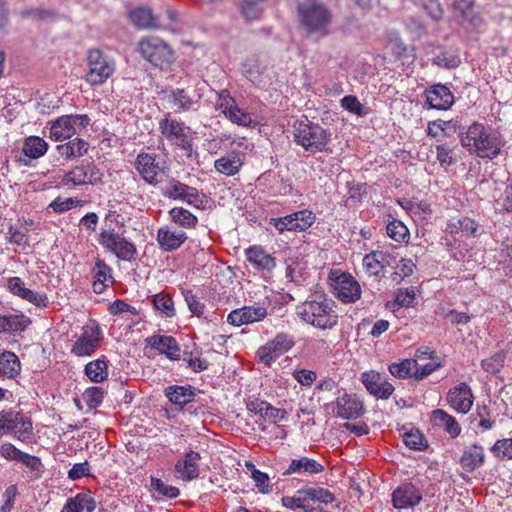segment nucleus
I'll list each match as a JSON object with an SVG mask.
<instances>
[{"label":"nucleus","mask_w":512,"mask_h":512,"mask_svg":"<svg viewBox=\"0 0 512 512\" xmlns=\"http://www.w3.org/2000/svg\"><path fill=\"white\" fill-rule=\"evenodd\" d=\"M461 145L478 157L494 159L501 151V140L494 134L487 133L480 123H473L464 133L459 132Z\"/></svg>","instance_id":"obj_1"},{"label":"nucleus","mask_w":512,"mask_h":512,"mask_svg":"<svg viewBox=\"0 0 512 512\" xmlns=\"http://www.w3.org/2000/svg\"><path fill=\"white\" fill-rule=\"evenodd\" d=\"M141 57L156 68H168L174 61V51L162 38L154 35L145 36L138 42Z\"/></svg>","instance_id":"obj_2"},{"label":"nucleus","mask_w":512,"mask_h":512,"mask_svg":"<svg viewBox=\"0 0 512 512\" xmlns=\"http://www.w3.org/2000/svg\"><path fill=\"white\" fill-rule=\"evenodd\" d=\"M159 131L164 139L171 145L185 151L189 156L194 146V137L192 129L183 121L172 118L170 113H166L159 120Z\"/></svg>","instance_id":"obj_3"},{"label":"nucleus","mask_w":512,"mask_h":512,"mask_svg":"<svg viewBox=\"0 0 512 512\" xmlns=\"http://www.w3.org/2000/svg\"><path fill=\"white\" fill-rule=\"evenodd\" d=\"M87 73L85 81L91 86L104 84L116 71V62L113 57L105 54L99 48L87 51Z\"/></svg>","instance_id":"obj_4"},{"label":"nucleus","mask_w":512,"mask_h":512,"mask_svg":"<svg viewBox=\"0 0 512 512\" xmlns=\"http://www.w3.org/2000/svg\"><path fill=\"white\" fill-rule=\"evenodd\" d=\"M12 435L14 439L29 443L33 437V423L21 411L12 409L0 412V437Z\"/></svg>","instance_id":"obj_5"},{"label":"nucleus","mask_w":512,"mask_h":512,"mask_svg":"<svg viewBox=\"0 0 512 512\" xmlns=\"http://www.w3.org/2000/svg\"><path fill=\"white\" fill-rule=\"evenodd\" d=\"M330 292L343 303H355L361 297L360 284L348 272L331 268L327 276Z\"/></svg>","instance_id":"obj_6"},{"label":"nucleus","mask_w":512,"mask_h":512,"mask_svg":"<svg viewBox=\"0 0 512 512\" xmlns=\"http://www.w3.org/2000/svg\"><path fill=\"white\" fill-rule=\"evenodd\" d=\"M134 168L141 179L151 186L162 183L169 173L166 161L155 153L140 152L135 158Z\"/></svg>","instance_id":"obj_7"},{"label":"nucleus","mask_w":512,"mask_h":512,"mask_svg":"<svg viewBox=\"0 0 512 512\" xmlns=\"http://www.w3.org/2000/svg\"><path fill=\"white\" fill-rule=\"evenodd\" d=\"M98 243L120 260L130 262L137 256L136 245L111 226L101 228Z\"/></svg>","instance_id":"obj_8"},{"label":"nucleus","mask_w":512,"mask_h":512,"mask_svg":"<svg viewBox=\"0 0 512 512\" xmlns=\"http://www.w3.org/2000/svg\"><path fill=\"white\" fill-rule=\"evenodd\" d=\"M324 410L327 414L345 420L358 419L365 413L364 404L359 397L346 392L339 394L335 401L325 403Z\"/></svg>","instance_id":"obj_9"},{"label":"nucleus","mask_w":512,"mask_h":512,"mask_svg":"<svg viewBox=\"0 0 512 512\" xmlns=\"http://www.w3.org/2000/svg\"><path fill=\"white\" fill-rule=\"evenodd\" d=\"M89 122L90 118L86 114L60 116L49 122V137L55 142L70 139L77 132V128L84 129L89 125Z\"/></svg>","instance_id":"obj_10"},{"label":"nucleus","mask_w":512,"mask_h":512,"mask_svg":"<svg viewBox=\"0 0 512 512\" xmlns=\"http://www.w3.org/2000/svg\"><path fill=\"white\" fill-rule=\"evenodd\" d=\"M163 195L171 200L185 202L197 209H204L207 203L204 193L199 191L196 187L182 183L176 178H170Z\"/></svg>","instance_id":"obj_11"},{"label":"nucleus","mask_w":512,"mask_h":512,"mask_svg":"<svg viewBox=\"0 0 512 512\" xmlns=\"http://www.w3.org/2000/svg\"><path fill=\"white\" fill-rule=\"evenodd\" d=\"M102 331L96 324L86 325L71 347V353L77 357L92 355L100 346Z\"/></svg>","instance_id":"obj_12"},{"label":"nucleus","mask_w":512,"mask_h":512,"mask_svg":"<svg viewBox=\"0 0 512 512\" xmlns=\"http://www.w3.org/2000/svg\"><path fill=\"white\" fill-rule=\"evenodd\" d=\"M294 346L293 337L286 333H278L272 340L258 348L256 355L259 361L270 366L277 358Z\"/></svg>","instance_id":"obj_13"},{"label":"nucleus","mask_w":512,"mask_h":512,"mask_svg":"<svg viewBox=\"0 0 512 512\" xmlns=\"http://www.w3.org/2000/svg\"><path fill=\"white\" fill-rule=\"evenodd\" d=\"M283 504L287 508H299L304 512H320V490L315 488L301 489L292 497H284Z\"/></svg>","instance_id":"obj_14"},{"label":"nucleus","mask_w":512,"mask_h":512,"mask_svg":"<svg viewBox=\"0 0 512 512\" xmlns=\"http://www.w3.org/2000/svg\"><path fill=\"white\" fill-rule=\"evenodd\" d=\"M454 17L465 27L477 28L482 18L475 0H453L451 4Z\"/></svg>","instance_id":"obj_15"},{"label":"nucleus","mask_w":512,"mask_h":512,"mask_svg":"<svg viewBox=\"0 0 512 512\" xmlns=\"http://www.w3.org/2000/svg\"><path fill=\"white\" fill-rule=\"evenodd\" d=\"M274 227L283 232L303 231L310 227L315 221V215L309 210H300L284 217L272 219Z\"/></svg>","instance_id":"obj_16"},{"label":"nucleus","mask_w":512,"mask_h":512,"mask_svg":"<svg viewBox=\"0 0 512 512\" xmlns=\"http://www.w3.org/2000/svg\"><path fill=\"white\" fill-rule=\"evenodd\" d=\"M319 127L312 125L308 120L297 121L294 124L295 141L306 150L316 152L320 149Z\"/></svg>","instance_id":"obj_17"},{"label":"nucleus","mask_w":512,"mask_h":512,"mask_svg":"<svg viewBox=\"0 0 512 512\" xmlns=\"http://www.w3.org/2000/svg\"><path fill=\"white\" fill-rule=\"evenodd\" d=\"M361 381L366 390L378 399H388L395 390L394 386L386 378L374 370L363 372Z\"/></svg>","instance_id":"obj_18"},{"label":"nucleus","mask_w":512,"mask_h":512,"mask_svg":"<svg viewBox=\"0 0 512 512\" xmlns=\"http://www.w3.org/2000/svg\"><path fill=\"white\" fill-rule=\"evenodd\" d=\"M298 17L302 27L314 32L320 27V5L317 0H296Z\"/></svg>","instance_id":"obj_19"},{"label":"nucleus","mask_w":512,"mask_h":512,"mask_svg":"<svg viewBox=\"0 0 512 512\" xmlns=\"http://www.w3.org/2000/svg\"><path fill=\"white\" fill-rule=\"evenodd\" d=\"M266 316L267 309L264 306H243L232 310L227 316V322L239 327L262 321Z\"/></svg>","instance_id":"obj_20"},{"label":"nucleus","mask_w":512,"mask_h":512,"mask_svg":"<svg viewBox=\"0 0 512 512\" xmlns=\"http://www.w3.org/2000/svg\"><path fill=\"white\" fill-rule=\"evenodd\" d=\"M92 289L96 294L104 293L107 288L113 285V269L104 259L97 257L94 266L91 268Z\"/></svg>","instance_id":"obj_21"},{"label":"nucleus","mask_w":512,"mask_h":512,"mask_svg":"<svg viewBox=\"0 0 512 512\" xmlns=\"http://www.w3.org/2000/svg\"><path fill=\"white\" fill-rule=\"evenodd\" d=\"M201 455L199 452L190 450L185 453L182 459H178L175 463V474L176 477L189 482L197 479L200 474L199 461Z\"/></svg>","instance_id":"obj_22"},{"label":"nucleus","mask_w":512,"mask_h":512,"mask_svg":"<svg viewBox=\"0 0 512 512\" xmlns=\"http://www.w3.org/2000/svg\"><path fill=\"white\" fill-rule=\"evenodd\" d=\"M162 99L166 101L170 108L178 113L196 110L197 108L195 106L199 103V101L194 99L184 88H175L165 91Z\"/></svg>","instance_id":"obj_23"},{"label":"nucleus","mask_w":512,"mask_h":512,"mask_svg":"<svg viewBox=\"0 0 512 512\" xmlns=\"http://www.w3.org/2000/svg\"><path fill=\"white\" fill-rule=\"evenodd\" d=\"M422 500L420 491L410 482L398 486L392 493L393 506L397 509L413 507Z\"/></svg>","instance_id":"obj_24"},{"label":"nucleus","mask_w":512,"mask_h":512,"mask_svg":"<svg viewBox=\"0 0 512 512\" xmlns=\"http://www.w3.org/2000/svg\"><path fill=\"white\" fill-rule=\"evenodd\" d=\"M245 163V155L241 151L232 150L214 161L215 170L227 177L235 176Z\"/></svg>","instance_id":"obj_25"},{"label":"nucleus","mask_w":512,"mask_h":512,"mask_svg":"<svg viewBox=\"0 0 512 512\" xmlns=\"http://www.w3.org/2000/svg\"><path fill=\"white\" fill-rule=\"evenodd\" d=\"M426 104L431 109L447 110L454 103V96L450 89L442 84L431 86L425 91Z\"/></svg>","instance_id":"obj_26"},{"label":"nucleus","mask_w":512,"mask_h":512,"mask_svg":"<svg viewBox=\"0 0 512 512\" xmlns=\"http://www.w3.org/2000/svg\"><path fill=\"white\" fill-rule=\"evenodd\" d=\"M188 239L184 231L172 230L169 226H162L157 230L156 240L163 252L178 250Z\"/></svg>","instance_id":"obj_27"},{"label":"nucleus","mask_w":512,"mask_h":512,"mask_svg":"<svg viewBox=\"0 0 512 512\" xmlns=\"http://www.w3.org/2000/svg\"><path fill=\"white\" fill-rule=\"evenodd\" d=\"M49 148V144L39 136H28L23 140L22 154L26 158H19V163L23 166H29L31 160H37L43 157Z\"/></svg>","instance_id":"obj_28"},{"label":"nucleus","mask_w":512,"mask_h":512,"mask_svg":"<svg viewBox=\"0 0 512 512\" xmlns=\"http://www.w3.org/2000/svg\"><path fill=\"white\" fill-rule=\"evenodd\" d=\"M447 401L460 413H467L473 404V394L470 387L462 382L449 390Z\"/></svg>","instance_id":"obj_29"},{"label":"nucleus","mask_w":512,"mask_h":512,"mask_svg":"<svg viewBox=\"0 0 512 512\" xmlns=\"http://www.w3.org/2000/svg\"><path fill=\"white\" fill-rule=\"evenodd\" d=\"M247 261L258 270L271 271L276 266V260L260 245H252L245 250Z\"/></svg>","instance_id":"obj_30"},{"label":"nucleus","mask_w":512,"mask_h":512,"mask_svg":"<svg viewBox=\"0 0 512 512\" xmlns=\"http://www.w3.org/2000/svg\"><path fill=\"white\" fill-rule=\"evenodd\" d=\"M97 502L89 490L67 498L60 512H94Z\"/></svg>","instance_id":"obj_31"},{"label":"nucleus","mask_w":512,"mask_h":512,"mask_svg":"<svg viewBox=\"0 0 512 512\" xmlns=\"http://www.w3.org/2000/svg\"><path fill=\"white\" fill-rule=\"evenodd\" d=\"M148 344L161 354H165L170 360H178L180 358L179 345L172 336L153 335L148 339Z\"/></svg>","instance_id":"obj_32"},{"label":"nucleus","mask_w":512,"mask_h":512,"mask_svg":"<svg viewBox=\"0 0 512 512\" xmlns=\"http://www.w3.org/2000/svg\"><path fill=\"white\" fill-rule=\"evenodd\" d=\"M30 324V318L24 314L0 315V333H20L25 331Z\"/></svg>","instance_id":"obj_33"},{"label":"nucleus","mask_w":512,"mask_h":512,"mask_svg":"<svg viewBox=\"0 0 512 512\" xmlns=\"http://www.w3.org/2000/svg\"><path fill=\"white\" fill-rule=\"evenodd\" d=\"M21 372V362L18 356L11 351L0 353V377L15 379Z\"/></svg>","instance_id":"obj_34"},{"label":"nucleus","mask_w":512,"mask_h":512,"mask_svg":"<svg viewBox=\"0 0 512 512\" xmlns=\"http://www.w3.org/2000/svg\"><path fill=\"white\" fill-rule=\"evenodd\" d=\"M485 454L482 446L474 444L467 448L461 458V467L466 472H473L484 463Z\"/></svg>","instance_id":"obj_35"},{"label":"nucleus","mask_w":512,"mask_h":512,"mask_svg":"<svg viewBox=\"0 0 512 512\" xmlns=\"http://www.w3.org/2000/svg\"><path fill=\"white\" fill-rule=\"evenodd\" d=\"M88 148V142L77 137L64 144L57 145L56 150L62 158L69 160L83 156L87 153Z\"/></svg>","instance_id":"obj_36"},{"label":"nucleus","mask_w":512,"mask_h":512,"mask_svg":"<svg viewBox=\"0 0 512 512\" xmlns=\"http://www.w3.org/2000/svg\"><path fill=\"white\" fill-rule=\"evenodd\" d=\"M299 318L314 327H320V302L307 300L296 307Z\"/></svg>","instance_id":"obj_37"},{"label":"nucleus","mask_w":512,"mask_h":512,"mask_svg":"<svg viewBox=\"0 0 512 512\" xmlns=\"http://www.w3.org/2000/svg\"><path fill=\"white\" fill-rule=\"evenodd\" d=\"M431 419L435 426L443 428L453 438L461 432V427L455 418L442 409L434 410Z\"/></svg>","instance_id":"obj_38"},{"label":"nucleus","mask_w":512,"mask_h":512,"mask_svg":"<svg viewBox=\"0 0 512 512\" xmlns=\"http://www.w3.org/2000/svg\"><path fill=\"white\" fill-rule=\"evenodd\" d=\"M322 134V163L327 161L331 165V169L329 173L331 174H339L341 170L340 160L338 156L340 155V151L342 150L340 147H332L328 146L330 143V139H327V133L325 130L321 131Z\"/></svg>","instance_id":"obj_39"},{"label":"nucleus","mask_w":512,"mask_h":512,"mask_svg":"<svg viewBox=\"0 0 512 512\" xmlns=\"http://www.w3.org/2000/svg\"><path fill=\"white\" fill-rule=\"evenodd\" d=\"M165 396L174 405L183 408L186 404L192 402L195 397L194 390L191 387L172 385L168 386L165 391Z\"/></svg>","instance_id":"obj_40"},{"label":"nucleus","mask_w":512,"mask_h":512,"mask_svg":"<svg viewBox=\"0 0 512 512\" xmlns=\"http://www.w3.org/2000/svg\"><path fill=\"white\" fill-rule=\"evenodd\" d=\"M172 223L185 228L194 229L198 225V217L184 207H173L168 211Z\"/></svg>","instance_id":"obj_41"},{"label":"nucleus","mask_w":512,"mask_h":512,"mask_svg":"<svg viewBox=\"0 0 512 512\" xmlns=\"http://www.w3.org/2000/svg\"><path fill=\"white\" fill-rule=\"evenodd\" d=\"M85 375L94 383H101L108 377V361L105 356L90 361L85 365Z\"/></svg>","instance_id":"obj_42"},{"label":"nucleus","mask_w":512,"mask_h":512,"mask_svg":"<svg viewBox=\"0 0 512 512\" xmlns=\"http://www.w3.org/2000/svg\"><path fill=\"white\" fill-rule=\"evenodd\" d=\"M320 471V464L308 457H301L293 459L288 468L283 472V475H290L293 473H317Z\"/></svg>","instance_id":"obj_43"},{"label":"nucleus","mask_w":512,"mask_h":512,"mask_svg":"<svg viewBox=\"0 0 512 512\" xmlns=\"http://www.w3.org/2000/svg\"><path fill=\"white\" fill-rule=\"evenodd\" d=\"M130 21L139 29L152 28L156 26L152 11L148 8H135L129 12Z\"/></svg>","instance_id":"obj_44"},{"label":"nucleus","mask_w":512,"mask_h":512,"mask_svg":"<svg viewBox=\"0 0 512 512\" xmlns=\"http://www.w3.org/2000/svg\"><path fill=\"white\" fill-rule=\"evenodd\" d=\"M18 462L27 468L30 473L31 480H38L42 477L44 473V465L38 456L23 452Z\"/></svg>","instance_id":"obj_45"},{"label":"nucleus","mask_w":512,"mask_h":512,"mask_svg":"<svg viewBox=\"0 0 512 512\" xmlns=\"http://www.w3.org/2000/svg\"><path fill=\"white\" fill-rule=\"evenodd\" d=\"M153 306L160 311L165 317L171 318L176 314L172 297L167 293H158L153 296Z\"/></svg>","instance_id":"obj_46"},{"label":"nucleus","mask_w":512,"mask_h":512,"mask_svg":"<svg viewBox=\"0 0 512 512\" xmlns=\"http://www.w3.org/2000/svg\"><path fill=\"white\" fill-rule=\"evenodd\" d=\"M418 365L417 359H404L399 363H392L389 372L399 379L413 376L412 369Z\"/></svg>","instance_id":"obj_47"},{"label":"nucleus","mask_w":512,"mask_h":512,"mask_svg":"<svg viewBox=\"0 0 512 512\" xmlns=\"http://www.w3.org/2000/svg\"><path fill=\"white\" fill-rule=\"evenodd\" d=\"M62 183L64 185H74V186H81V185H87L86 180V171L84 164L77 165L73 167L71 170L66 172L62 178Z\"/></svg>","instance_id":"obj_48"},{"label":"nucleus","mask_w":512,"mask_h":512,"mask_svg":"<svg viewBox=\"0 0 512 512\" xmlns=\"http://www.w3.org/2000/svg\"><path fill=\"white\" fill-rule=\"evenodd\" d=\"M403 442L408 448L413 450L423 451L428 447L427 440L418 429L404 433Z\"/></svg>","instance_id":"obj_49"},{"label":"nucleus","mask_w":512,"mask_h":512,"mask_svg":"<svg viewBox=\"0 0 512 512\" xmlns=\"http://www.w3.org/2000/svg\"><path fill=\"white\" fill-rule=\"evenodd\" d=\"M433 63L441 68L453 69L460 65L461 59L456 52L446 50L437 54L433 59Z\"/></svg>","instance_id":"obj_50"},{"label":"nucleus","mask_w":512,"mask_h":512,"mask_svg":"<svg viewBox=\"0 0 512 512\" xmlns=\"http://www.w3.org/2000/svg\"><path fill=\"white\" fill-rule=\"evenodd\" d=\"M150 486L159 495L169 499H175L180 495V490L177 487L167 485L161 479L154 476L150 477Z\"/></svg>","instance_id":"obj_51"},{"label":"nucleus","mask_w":512,"mask_h":512,"mask_svg":"<svg viewBox=\"0 0 512 512\" xmlns=\"http://www.w3.org/2000/svg\"><path fill=\"white\" fill-rule=\"evenodd\" d=\"M335 302L333 300L324 299L322 301V329L332 328L338 319V315L333 310Z\"/></svg>","instance_id":"obj_52"},{"label":"nucleus","mask_w":512,"mask_h":512,"mask_svg":"<svg viewBox=\"0 0 512 512\" xmlns=\"http://www.w3.org/2000/svg\"><path fill=\"white\" fill-rule=\"evenodd\" d=\"M82 398L88 408L95 409L102 404L104 391L101 387H90L84 391Z\"/></svg>","instance_id":"obj_53"},{"label":"nucleus","mask_w":512,"mask_h":512,"mask_svg":"<svg viewBox=\"0 0 512 512\" xmlns=\"http://www.w3.org/2000/svg\"><path fill=\"white\" fill-rule=\"evenodd\" d=\"M386 230L387 235L397 242H402L409 237L407 227L401 221L396 219L388 223Z\"/></svg>","instance_id":"obj_54"},{"label":"nucleus","mask_w":512,"mask_h":512,"mask_svg":"<svg viewBox=\"0 0 512 512\" xmlns=\"http://www.w3.org/2000/svg\"><path fill=\"white\" fill-rule=\"evenodd\" d=\"M491 452L495 457L501 459H512V439L506 438L497 440L491 447Z\"/></svg>","instance_id":"obj_55"},{"label":"nucleus","mask_w":512,"mask_h":512,"mask_svg":"<svg viewBox=\"0 0 512 512\" xmlns=\"http://www.w3.org/2000/svg\"><path fill=\"white\" fill-rule=\"evenodd\" d=\"M243 17L248 21H254L260 18L262 9L257 0H244L241 7Z\"/></svg>","instance_id":"obj_56"},{"label":"nucleus","mask_w":512,"mask_h":512,"mask_svg":"<svg viewBox=\"0 0 512 512\" xmlns=\"http://www.w3.org/2000/svg\"><path fill=\"white\" fill-rule=\"evenodd\" d=\"M505 361V354L503 352H498L493 356L482 360V368L489 373H497L503 367Z\"/></svg>","instance_id":"obj_57"},{"label":"nucleus","mask_w":512,"mask_h":512,"mask_svg":"<svg viewBox=\"0 0 512 512\" xmlns=\"http://www.w3.org/2000/svg\"><path fill=\"white\" fill-rule=\"evenodd\" d=\"M232 123L240 125V126H250L252 124L251 115L240 109L237 105L227 114L225 115Z\"/></svg>","instance_id":"obj_58"},{"label":"nucleus","mask_w":512,"mask_h":512,"mask_svg":"<svg viewBox=\"0 0 512 512\" xmlns=\"http://www.w3.org/2000/svg\"><path fill=\"white\" fill-rule=\"evenodd\" d=\"M341 105L347 111L357 115L364 116L367 114L366 108L359 102L356 96L347 95L341 99Z\"/></svg>","instance_id":"obj_59"},{"label":"nucleus","mask_w":512,"mask_h":512,"mask_svg":"<svg viewBox=\"0 0 512 512\" xmlns=\"http://www.w3.org/2000/svg\"><path fill=\"white\" fill-rule=\"evenodd\" d=\"M183 295L189 310L198 317L202 316L205 304L191 290H185Z\"/></svg>","instance_id":"obj_60"},{"label":"nucleus","mask_w":512,"mask_h":512,"mask_svg":"<svg viewBox=\"0 0 512 512\" xmlns=\"http://www.w3.org/2000/svg\"><path fill=\"white\" fill-rule=\"evenodd\" d=\"M21 299L35 305L38 308H46L49 305V299L45 293H39L29 288L24 291Z\"/></svg>","instance_id":"obj_61"},{"label":"nucleus","mask_w":512,"mask_h":512,"mask_svg":"<svg viewBox=\"0 0 512 512\" xmlns=\"http://www.w3.org/2000/svg\"><path fill=\"white\" fill-rule=\"evenodd\" d=\"M90 475H91V467H90V464L88 461H84L82 463H76L68 471V478L72 481H76L83 477H88Z\"/></svg>","instance_id":"obj_62"},{"label":"nucleus","mask_w":512,"mask_h":512,"mask_svg":"<svg viewBox=\"0 0 512 512\" xmlns=\"http://www.w3.org/2000/svg\"><path fill=\"white\" fill-rule=\"evenodd\" d=\"M24 451L18 449L15 445L10 442H5L0 445V455L7 461L18 462L19 458Z\"/></svg>","instance_id":"obj_63"},{"label":"nucleus","mask_w":512,"mask_h":512,"mask_svg":"<svg viewBox=\"0 0 512 512\" xmlns=\"http://www.w3.org/2000/svg\"><path fill=\"white\" fill-rule=\"evenodd\" d=\"M422 7L433 20L443 17L444 11L439 0H423Z\"/></svg>","instance_id":"obj_64"}]
</instances>
